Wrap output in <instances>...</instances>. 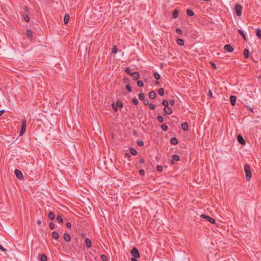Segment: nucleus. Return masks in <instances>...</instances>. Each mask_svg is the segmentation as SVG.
<instances>
[{
	"label": "nucleus",
	"mask_w": 261,
	"mask_h": 261,
	"mask_svg": "<svg viewBox=\"0 0 261 261\" xmlns=\"http://www.w3.org/2000/svg\"><path fill=\"white\" fill-rule=\"evenodd\" d=\"M244 171L246 174V178L247 181H249L252 177V174L250 171V166L248 165L244 166Z\"/></svg>",
	"instance_id": "1"
},
{
	"label": "nucleus",
	"mask_w": 261,
	"mask_h": 261,
	"mask_svg": "<svg viewBox=\"0 0 261 261\" xmlns=\"http://www.w3.org/2000/svg\"><path fill=\"white\" fill-rule=\"evenodd\" d=\"M26 124L27 121L25 120H22L19 136L23 135L25 133L26 129Z\"/></svg>",
	"instance_id": "2"
},
{
	"label": "nucleus",
	"mask_w": 261,
	"mask_h": 261,
	"mask_svg": "<svg viewBox=\"0 0 261 261\" xmlns=\"http://www.w3.org/2000/svg\"><path fill=\"white\" fill-rule=\"evenodd\" d=\"M131 254L134 257L133 258H139L140 257V253L138 250L134 247L133 248L131 251Z\"/></svg>",
	"instance_id": "3"
},
{
	"label": "nucleus",
	"mask_w": 261,
	"mask_h": 261,
	"mask_svg": "<svg viewBox=\"0 0 261 261\" xmlns=\"http://www.w3.org/2000/svg\"><path fill=\"white\" fill-rule=\"evenodd\" d=\"M242 8V7L239 4L235 5V11L237 16H240L241 15Z\"/></svg>",
	"instance_id": "4"
},
{
	"label": "nucleus",
	"mask_w": 261,
	"mask_h": 261,
	"mask_svg": "<svg viewBox=\"0 0 261 261\" xmlns=\"http://www.w3.org/2000/svg\"><path fill=\"white\" fill-rule=\"evenodd\" d=\"M201 217L207 219L212 224H215L216 222V221L214 218L208 216H206L205 215H201Z\"/></svg>",
	"instance_id": "5"
},
{
	"label": "nucleus",
	"mask_w": 261,
	"mask_h": 261,
	"mask_svg": "<svg viewBox=\"0 0 261 261\" xmlns=\"http://www.w3.org/2000/svg\"><path fill=\"white\" fill-rule=\"evenodd\" d=\"M15 174L16 176L19 179H22L23 178L22 172L18 169H16L15 170Z\"/></svg>",
	"instance_id": "6"
},
{
	"label": "nucleus",
	"mask_w": 261,
	"mask_h": 261,
	"mask_svg": "<svg viewBox=\"0 0 261 261\" xmlns=\"http://www.w3.org/2000/svg\"><path fill=\"white\" fill-rule=\"evenodd\" d=\"M224 48L226 51H227L229 53L232 52L233 50V47L230 44H226L224 46Z\"/></svg>",
	"instance_id": "7"
},
{
	"label": "nucleus",
	"mask_w": 261,
	"mask_h": 261,
	"mask_svg": "<svg viewBox=\"0 0 261 261\" xmlns=\"http://www.w3.org/2000/svg\"><path fill=\"white\" fill-rule=\"evenodd\" d=\"M238 141L242 145H245V141L243 137L241 135H239L238 136Z\"/></svg>",
	"instance_id": "8"
},
{
	"label": "nucleus",
	"mask_w": 261,
	"mask_h": 261,
	"mask_svg": "<svg viewBox=\"0 0 261 261\" xmlns=\"http://www.w3.org/2000/svg\"><path fill=\"white\" fill-rule=\"evenodd\" d=\"M236 99H237L236 96H235L234 95L230 96V101L231 105L232 106H234L235 105L236 102Z\"/></svg>",
	"instance_id": "9"
},
{
	"label": "nucleus",
	"mask_w": 261,
	"mask_h": 261,
	"mask_svg": "<svg viewBox=\"0 0 261 261\" xmlns=\"http://www.w3.org/2000/svg\"><path fill=\"white\" fill-rule=\"evenodd\" d=\"M63 239L66 242H69L71 240L70 235L68 233H65L63 235Z\"/></svg>",
	"instance_id": "10"
},
{
	"label": "nucleus",
	"mask_w": 261,
	"mask_h": 261,
	"mask_svg": "<svg viewBox=\"0 0 261 261\" xmlns=\"http://www.w3.org/2000/svg\"><path fill=\"white\" fill-rule=\"evenodd\" d=\"M130 75L134 80H137L139 77V73L138 72H134L132 73Z\"/></svg>",
	"instance_id": "11"
},
{
	"label": "nucleus",
	"mask_w": 261,
	"mask_h": 261,
	"mask_svg": "<svg viewBox=\"0 0 261 261\" xmlns=\"http://www.w3.org/2000/svg\"><path fill=\"white\" fill-rule=\"evenodd\" d=\"M172 159H173V161H171V163L172 164H174V161H178L179 160L180 158L178 155L174 154L172 155Z\"/></svg>",
	"instance_id": "12"
},
{
	"label": "nucleus",
	"mask_w": 261,
	"mask_h": 261,
	"mask_svg": "<svg viewBox=\"0 0 261 261\" xmlns=\"http://www.w3.org/2000/svg\"><path fill=\"white\" fill-rule=\"evenodd\" d=\"M155 97H156V93L154 91H151V92H150V93L149 94V97L150 99H153L155 98Z\"/></svg>",
	"instance_id": "13"
},
{
	"label": "nucleus",
	"mask_w": 261,
	"mask_h": 261,
	"mask_svg": "<svg viewBox=\"0 0 261 261\" xmlns=\"http://www.w3.org/2000/svg\"><path fill=\"white\" fill-rule=\"evenodd\" d=\"M170 142L173 145H176L178 143V140L175 137H172L171 138Z\"/></svg>",
	"instance_id": "14"
},
{
	"label": "nucleus",
	"mask_w": 261,
	"mask_h": 261,
	"mask_svg": "<svg viewBox=\"0 0 261 261\" xmlns=\"http://www.w3.org/2000/svg\"><path fill=\"white\" fill-rule=\"evenodd\" d=\"M164 110L165 112L168 114H171L172 113V109L169 107H165Z\"/></svg>",
	"instance_id": "15"
},
{
	"label": "nucleus",
	"mask_w": 261,
	"mask_h": 261,
	"mask_svg": "<svg viewBox=\"0 0 261 261\" xmlns=\"http://www.w3.org/2000/svg\"><path fill=\"white\" fill-rule=\"evenodd\" d=\"M181 127L185 131H187L189 128L188 124L187 122H184L181 124Z\"/></svg>",
	"instance_id": "16"
},
{
	"label": "nucleus",
	"mask_w": 261,
	"mask_h": 261,
	"mask_svg": "<svg viewBox=\"0 0 261 261\" xmlns=\"http://www.w3.org/2000/svg\"><path fill=\"white\" fill-rule=\"evenodd\" d=\"M69 15L68 14H66L64 17V22L65 24H67L69 21Z\"/></svg>",
	"instance_id": "17"
},
{
	"label": "nucleus",
	"mask_w": 261,
	"mask_h": 261,
	"mask_svg": "<svg viewBox=\"0 0 261 261\" xmlns=\"http://www.w3.org/2000/svg\"><path fill=\"white\" fill-rule=\"evenodd\" d=\"M85 244L87 248H90L92 246V243L91 241L90 240V239L87 238L85 240Z\"/></svg>",
	"instance_id": "18"
},
{
	"label": "nucleus",
	"mask_w": 261,
	"mask_h": 261,
	"mask_svg": "<svg viewBox=\"0 0 261 261\" xmlns=\"http://www.w3.org/2000/svg\"><path fill=\"white\" fill-rule=\"evenodd\" d=\"M48 218L50 220H54L55 218V214L53 212H50L48 215Z\"/></svg>",
	"instance_id": "19"
},
{
	"label": "nucleus",
	"mask_w": 261,
	"mask_h": 261,
	"mask_svg": "<svg viewBox=\"0 0 261 261\" xmlns=\"http://www.w3.org/2000/svg\"><path fill=\"white\" fill-rule=\"evenodd\" d=\"M52 237L54 239H58L59 238V234L57 232L54 231L52 232Z\"/></svg>",
	"instance_id": "20"
},
{
	"label": "nucleus",
	"mask_w": 261,
	"mask_h": 261,
	"mask_svg": "<svg viewBox=\"0 0 261 261\" xmlns=\"http://www.w3.org/2000/svg\"><path fill=\"white\" fill-rule=\"evenodd\" d=\"M130 152L133 155H136L138 153L137 151L133 147L130 148Z\"/></svg>",
	"instance_id": "21"
},
{
	"label": "nucleus",
	"mask_w": 261,
	"mask_h": 261,
	"mask_svg": "<svg viewBox=\"0 0 261 261\" xmlns=\"http://www.w3.org/2000/svg\"><path fill=\"white\" fill-rule=\"evenodd\" d=\"M249 50L248 49H245L244 50V58L247 59L249 57Z\"/></svg>",
	"instance_id": "22"
},
{
	"label": "nucleus",
	"mask_w": 261,
	"mask_h": 261,
	"mask_svg": "<svg viewBox=\"0 0 261 261\" xmlns=\"http://www.w3.org/2000/svg\"><path fill=\"white\" fill-rule=\"evenodd\" d=\"M176 42H177V44L180 46H182L184 45L185 42H184V40L182 39H180V38L177 39Z\"/></svg>",
	"instance_id": "23"
},
{
	"label": "nucleus",
	"mask_w": 261,
	"mask_h": 261,
	"mask_svg": "<svg viewBox=\"0 0 261 261\" xmlns=\"http://www.w3.org/2000/svg\"><path fill=\"white\" fill-rule=\"evenodd\" d=\"M178 15V11L177 9L174 10L172 14L173 18L175 19L177 17Z\"/></svg>",
	"instance_id": "24"
},
{
	"label": "nucleus",
	"mask_w": 261,
	"mask_h": 261,
	"mask_svg": "<svg viewBox=\"0 0 261 261\" xmlns=\"http://www.w3.org/2000/svg\"><path fill=\"white\" fill-rule=\"evenodd\" d=\"M238 32L242 36V37L243 38V39L246 41V36H245L244 33L243 32V31L242 30L239 29V30H238Z\"/></svg>",
	"instance_id": "25"
},
{
	"label": "nucleus",
	"mask_w": 261,
	"mask_h": 261,
	"mask_svg": "<svg viewBox=\"0 0 261 261\" xmlns=\"http://www.w3.org/2000/svg\"><path fill=\"white\" fill-rule=\"evenodd\" d=\"M187 14L189 16H193L194 15V12L191 9H188L187 10Z\"/></svg>",
	"instance_id": "26"
},
{
	"label": "nucleus",
	"mask_w": 261,
	"mask_h": 261,
	"mask_svg": "<svg viewBox=\"0 0 261 261\" xmlns=\"http://www.w3.org/2000/svg\"><path fill=\"white\" fill-rule=\"evenodd\" d=\"M40 260L41 261H47V256L45 254H41L40 256Z\"/></svg>",
	"instance_id": "27"
},
{
	"label": "nucleus",
	"mask_w": 261,
	"mask_h": 261,
	"mask_svg": "<svg viewBox=\"0 0 261 261\" xmlns=\"http://www.w3.org/2000/svg\"><path fill=\"white\" fill-rule=\"evenodd\" d=\"M138 97L141 100H145V95L143 93H140L138 95Z\"/></svg>",
	"instance_id": "28"
},
{
	"label": "nucleus",
	"mask_w": 261,
	"mask_h": 261,
	"mask_svg": "<svg viewBox=\"0 0 261 261\" xmlns=\"http://www.w3.org/2000/svg\"><path fill=\"white\" fill-rule=\"evenodd\" d=\"M256 30V36L260 39H261V30H260L259 29H257Z\"/></svg>",
	"instance_id": "29"
},
{
	"label": "nucleus",
	"mask_w": 261,
	"mask_h": 261,
	"mask_svg": "<svg viewBox=\"0 0 261 261\" xmlns=\"http://www.w3.org/2000/svg\"><path fill=\"white\" fill-rule=\"evenodd\" d=\"M26 33H27V36H28V37H29V38H31V37H32V34H33V33H32V31H31V30H28L27 31Z\"/></svg>",
	"instance_id": "30"
},
{
	"label": "nucleus",
	"mask_w": 261,
	"mask_h": 261,
	"mask_svg": "<svg viewBox=\"0 0 261 261\" xmlns=\"http://www.w3.org/2000/svg\"><path fill=\"white\" fill-rule=\"evenodd\" d=\"M112 107L113 109H114L115 112H117L118 111V106L115 103H112Z\"/></svg>",
	"instance_id": "31"
},
{
	"label": "nucleus",
	"mask_w": 261,
	"mask_h": 261,
	"mask_svg": "<svg viewBox=\"0 0 261 261\" xmlns=\"http://www.w3.org/2000/svg\"><path fill=\"white\" fill-rule=\"evenodd\" d=\"M137 86L139 87H143L144 86L143 82L142 81H138L137 83Z\"/></svg>",
	"instance_id": "32"
},
{
	"label": "nucleus",
	"mask_w": 261,
	"mask_h": 261,
	"mask_svg": "<svg viewBox=\"0 0 261 261\" xmlns=\"http://www.w3.org/2000/svg\"><path fill=\"white\" fill-rule=\"evenodd\" d=\"M23 17L24 18V19L25 20V21L26 22H29L30 21V17H29V16L27 15V14H23Z\"/></svg>",
	"instance_id": "33"
},
{
	"label": "nucleus",
	"mask_w": 261,
	"mask_h": 261,
	"mask_svg": "<svg viewBox=\"0 0 261 261\" xmlns=\"http://www.w3.org/2000/svg\"><path fill=\"white\" fill-rule=\"evenodd\" d=\"M153 76L156 80H159L161 77L160 75L158 72H154Z\"/></svg>",
	"instance_id": "34"
},
{
	"label": "nucleus",
	"mask_w": 261,
	"mask_h": 261,
	"mask_svg": "<svg viewBox=\"0 0 261 261\" xmlns=\"http://www.w3.org/2000/svg\"><path fill=\"white\" fill-rule=\"evenodd\" d=\"M162 105L165 106V107H168L169 102L166 100H163L162 101Z\"/></svg>",
	"instance_id": "35"
},
{
	"label": "nucleus",
	"mask_w": 261,
	"mask_h": 261,
	"mask_svg": "<svg viewBox=\"0 0 261 261\" xmlns=\"http://www.w3.org/2000/svg\"><path fill=\"white\" fill-rule=\"evenodd\" d=\"M132 101L135 105H137L139 102L137 98L136 97L132 99Z\"/></svg>",
	"instance_id": "36"
},
{
	"label": "nucleus",
	"mask_w": 261,
	"mask_h": 261,
	"mask_svg": "<svg viewBox=\"0 0 261 261\" xmlns=\"http://www.w3.org/2000/svg\"><path fill=\"white\" fill-rule=\"evenodd\" d=\"M57 219L60 223H62L63 222L62 217L60 215H58Z\"/></svg>",
	"instance_id": "37"
},
{
	"label": "nucleus",
	"mask_w": 261,
	"mask_h": 261,
	"mask_svg": "<svg viewBox=\"0 0 261 261\" xmlns=\"http://www.w3.org/2000/svg\"><path fill=\"white\" fill-rule=\"evenodd\" d=\"M161 128H162V129L165 131V132H166L168 130V126L166 124H163L162 126H161Z\"/></svg>",
	"instance_id": "38"
},
{
	"label": "nucleus",
	"mask_w": 261,
	"mask_h": 261,
	"mask_svg": "<svg viewBox=\"0 0 261 261\" xmlns=\"http://www.w3.org/2000/svg\"><path fill=\"white\" fill-rule=\"evenodd\" d=\"M159 94L161 95V96H163L164 95V89L163 88H160L159 90Z\"/></svg>",
	"instance_id": "39"
},
{
	"label": "nucleus",
	"mask_w": 261,
	"mask_h": 261,
	"mask_svg": "<svg viewBox=\"0 0 261 261\" xmlns=\"http://www.w3.org/2000/svg\"><path fill=\"white\" fill-rule=\"evenodd\" d=\"M116 105H117L118 107L119 108H122L123 106V103L119 100L117 101Z\"/></svg>",
	"instance_id": "40"
},
{
	"label": "nucleus",
	"mask_w": 261,
	"mask_h": 261,
	"mask_svg": "<svg viewBox=\"0 0 261 261\" xmlns=\"http://www.w3.org/2000/svg\"><path fill=\"white\" fill-rule=\"evenodd\" d=\"M117 47L116 45H113L112 48V53H117Z\"/></svg>",
	"instance_id": "41"
},
{
	"label": "nucleus",
	"mask_w": 261,
	"mask_h": 261,
	"mask_svg": "<svg viewBox=\"0 0 261 261\" xmlns=\"http://www.w3.org/2000/svg\"><path fill=\"white\" fill-rule=\"evenodd\" d=\"M101 258L103 261H108V257L105 255L102 254L101 255Z\"/></svg>",
	"instance_id": "42"
},
{
	"label": "nucleus",
	"mask_w": 261,
	"mask_h": 261,
	"mask_svg": "<svg viewBox=\"0 0 261 261\" xmlns=\"http://www.w3.org/2000/svg\"><path fill=\"white\" fill-rule=\"evenodd\" d=\"M49 227L51 229H54L55 228V224L52 222H49Z\"/></svg>",
	"instance_id": "43"
},
{
	"label": "nucleus",
	"mask_w": 261,
	"mask_h": 261,
	"mask_svg": "<svg viewBox=\"0 0 261 261\" xmlns=\"http://www.w3.org/2000/svg\"><path fill=\"white\" fill-rule=\"evenodd\" d=\"M157 119L160 122H162L164 120L163 117L162 116H158Z\"/></svg>",
	"instance_id": "44"
},
{
	"label": "nucleus",
	"mask_w": 261,
	"mask_h": 261,
	"mask_svg": "<svg viewBox=\"0 0 261 261\" xmlns=\"http://www.w3.org/2000/svg\"><path fill=\"white\" fill-rule=\"evenodd\" d=\"M126 90H127V91L128 92H132V88H131V87L128 84V85H127L126 86Z\"/></svg>",
	"instance_id": "45"
},
{
	"label": "nucleus",
	"mask_w": 261,
	"mask_h": 261,
	"mask_svg": "<svg viewBox=\"0 0 261 261\" xmlns=\"http://www.w3.org/2000/svg\"><path fill=\"white\" fill-rule=\"evenodd\" d=\"M156 169L159 172H162L163 171V167L162 166H158L156 167Z\"/></svg>",
	"instance_id": "46"
},
{
	"label": "nucleus",
	"mask_w": 261,
	"mask_h": 261,
	"mask_svg": "<svg viewBox=\"0 0 261 261\" xmlns=\"http://www.w3.org/2000/svg\"><path fill=\"white\" fill-rule=\"evenodd\" d=\"M148 106H149V108H150L151 110H154V109H155V106H154V105L153 104H152V103H149V104L148 105Z\"/></svg>",
	"instance_id": "47"
},
{
	"label": "nucleus",
	"mask_w": 261,
	"mask_h": 261,
	"mask_svg": "<svg viewBox=\"0 0 261 261\" xmlns=\"http://www.w3.org/2000/svg\"><path fill=\"white\" fill-rule=\"evenodd\" d=\"M175 31H176V33H177L178 34H182V31H181V29L179 28H176L175 30Z\"/></svg>",
	"instance_id": "48"
},
{
	"label": "nucleus",
	"mask_w": 261,
	"mask_h": 261,
	"mask_svg": "<svg viewBox=\"0 0 261 261\" xmlns=\"http://www.w3.org/2000/svg\"><path fill=\"white\" fill-rule=\"evenodd\" d=\"M125 72H126L127 74H131L130 70L129 67H126L125 70Z\"/></svg>",
	"instance_id": "49"
},
{
	"label": "nucleus",
	"mask_w": 261,
	"mask_h": 261,
	"mask_svg": "<svg viewBox=\"0 0 261 261\" xmlns=\"http://www.w3.org/2000/svg\"><path fill=\"white\" fill-rule=\"evenodd\" d=\"M137 144L139 146H142L144 144V143H143V141H138L137 142Z\"/></svg>",
	"instance_id": "50"
},
{
	"label": "nucleus",
	"mask_w": 261,
	"mask_h": 261,
	"mask_svg": "<svg viewBox=\"0 0 261 261\" xmlns=\"http://www.w3.org/2000/svg\"><path fill=\"white\" fill-rule=\"evenodd\" d=\"M139 173L141 176H144L145 175V172L143 169H141L139 171Z\"/></svg>",
	"instance_id": "51"
},
{
	"label": "nucleus",
	"mask_w": 261,
	"mask_h": 261,
	"mask_svg": "<svg viewBox=\"0 0 261 261\" xmlns=\"http://www.w3.org/2000/svg\"><path fill=\"white\" fill-rule=\"evenodd\" d=\"M143 103L145 105V106H147L148 105L149 103V101L148 100L146 99L145 98V100H143Z\"/></svg>",
	"instance_id": "52"
},
{
	"label": "nucleus",
	"mask_w": 261,
	"mask_h": 261,
	"mask_svg": "<svg viewBox=\"0 0 261 261\" xmlns=\"http://www.w3.org/2000/svg\"><path fill=\"white\" fill-rule=\"evenodd\" d=\"M124 82L125 83H129V79L128 77H124Z\"/></svg>",
	"instance_id": "53"
},
{
	"label": "nucleus",
	"mask_w": 261,
	"mask_h": 261,
	"mask_svg": "<svg viewBox=\"0 0 261 261\" xmlns=\"http://www.w3.org/2000/svg\"><path fill=\"white\" fill-rule=\"evenodd\" d=\"M66 226L67 228H70L71 227V224L70 222H67L66 223Z\"/></svg>",
	"instance_id": "54"
},
{
	"label": "nucleus",
	"mask_w": 261,
	"mask_h": 261,
	"mask_svg": "<svg viewBox=\"0 0 261 261\" xmlns=\"http://www.w3.org/2000/svg\"><path fill=\"white\" fill-rule=\"evenodd\" d=\"M175 103V101L173 100H170L169 101V104H170L171 106H173Z\"/></svg>",
	"instance_id": "55"
},
{
	"label": "nucleus",
	"mask_w": 261,
	"mask_h": 261,
	"mask_svg": "<svg viewBox=\"0 0 261 261\" xmlns=\"http://www.w3.org/2000/svg\"><path fill=\"white\" fill-rule=\"evenodd\" d=\"M211 65H212V66L213 67V68L214 69H216L217 68L216 65L214 63L211 62Z\"/></svg>",
	"instance_id": "56"
},
{
	"label": "nucleus",
	"mask_w": 261,
	"mask_h": 261,
	"mask_svg": "<svg viewBox=\"0 0 261 261\" xmlns=\"http://www.w3.org/2000/svg\"><path fill=\"white\" fill-rule=\"evenodd\" d=\"M23 10L27 13H29V8L28 7H24L23 8Z\"/></svg>",
	"instance_id": "57"
},
{
	"label": "nucleus",
	"mask_w": 261,
	"mask_h": 261,
	"mask_svg": "<svg viewBox=\"0 0 261 261\" xmlns=\"http://www.w3.org/2000/svg\"><path fill=\"white\" fill-rule=\"evenodd\" d=\"M0 250L4 252H5L6 251V250L1 245H0Z\"/></svg>",
	"instance_id": "58"
},
{
	"label": "nucleus",
	"mask_w": 261,
	"mask_h": 261,
	"mask_svg": "<svg viewBox=\"0 0 261 261\" xmlns=\"http://www.w3.org/2000/svg\"><path fill=\"white\" fill-rule=\"evenodd\" d=\"M144 160L143 159V158H141L139 160V162L141 163V164H144Z\"/></svg>",
	"instance_id": "59"
},
{
	"label": "nucleus",
	"mask_w": 261,
	"mask_h": 261,
	"mask_svg": "<svg viewBox=\"0 0 261 261\" xmlns=\"http://www.w3.org/2000/svg\"><path fill=\"white\" fill-rule=\"evenodd\" d=\"M5 112V110H1L0 111V116H1Z\"/></svg>",
	"instance_id": "60"
},
{
	"label": "nucleus",
	"mask_w": 261,
	"mask_h": 261,
	"mask_svg": "<svg viewBox=\"0 0 261 261\" xmlns=\"http://www.w3.org/2000/svg\"><path fill=\"white\" fill-rule=\"evenodd\" d=\"M37 223L38 225H40L41 224V221L40 220H38Z\"/></svg>",
	"instance_id": "61"
},
{
	"label": "nucleus",
	"mask_w": 261,
	"mask_h": 261,
	"mask_svg": "<svg viewBox=\"0 0 261 261\" xmlns=\"http://www.w3.org/2000/svg\"><path fill=\"white\" fill-rule=\"evenodd\" d=\"M208 95L211 97L212 96V92H211V91H209Z\"/></svg>",
	"instance_id": "62"
},
{
	"label": "nucleus",
	"mask_w": 261,
	"mask_h": 261,
	"mask_svg": "<svg viewBox=\"0 0 261 261\" xmlns=\"http://www.w3.org/2000/svg\"><path fill=\"white\" fill-rule=\"evenodd\" d=\"M131 260L132 261H137L136 258H133V257L131 259Z\"/></svg>",
	"instance_id": "63"
},
{
	"label": "nucleus",
	"mask_w": 261,
	"mask_h": 261,
	"mask_svg": "<svg viewBox=\"0 0 261 261\" xmlns=\"http://www.w3.org/2000/svg\"><path fill=\"white\" fill-rule=\"evenodd\" d=\"M126 156H127L128 158H130V155L129 154V153H126Z\"/></svg>",
	"instance_id": "64"
}]
</instances>
